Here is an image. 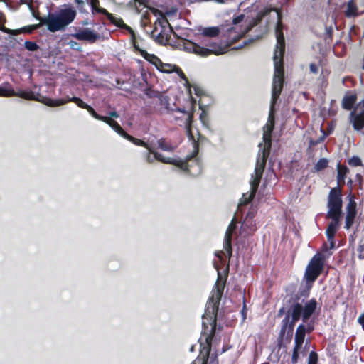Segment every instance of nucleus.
<instances>
[{
	"label": "nucleus",
	"mask_w": 364,
	"mask_h": 364,
	"mask_svg": "<svg viewBox=\"0 0 364 364\" xmlns=\"http://www.w3.org/2000/svg\"><path fill=\"white\" fill-rule=\"evenodd\" d=\"M272 11L277 13V21L275 28L277 45L274 53V73L272 86V107L276 104L282 91L284 82V55L285 52V38L283 33L284 24L282 23V13L281 10L276 8H265L259 11L257 15V20L269 15Z\"/></svg>",
	"instance_id": "f257e3e1"
},
{
	"label": "nucleus",
	"mask_w": 364,
	"mask_h": 364,
	"mask_svg": "<svg viewBox=\"0 0 364 364\" xmlns=\"http://www.w3.org/2000/svg\"><path fill=\"white\" fill-rule=\"evenodd\" d=\"M300 296L295 294L289 300L290 306L281 322V328L279 333L278 341L280 344L283 340L290 343L293 337V332L296 323L300 319L307 322L315 313L318 303L316 299L312 298L303 305L299 301Z\"/></svg>",
	"instance_id": "f03ea898"
},
{
	"label": "nucleus",
	"mask_w": 364,
	"mask_h": 364,
	"mask_svg": "<svg viewBox=\"0 0 364 364\" xmlns=\"http://www.w3.org/2000/svg\"><path fill=\"white\" fill-rule=\"evenodd\" d=\"M244 15L241 14L232 19V24L235 26H230L226 30V34L228 41L225 43L220 42L218 43L211 41H208L205 43L206 47H203L198 44L186 40L183 43L184 50L188 53H195L201 57H207L212 54L219 55L225 53L230 47H231L235 42L240 39L243 33H239L237 30V24L242 21Z\"/></svg>",
	"instance_id": "7ed1b4c3"
},
{
	"label": "nucleus",
	"mask_w": 364,
	"mask_h": 364,
	"mask_svg": "<svg viewBox=\"0 0 364 364\" xmlns=\"http://www.w3.org/2000/svg\"><path fill=\"white\" fill-rule=\"evenodd\" d=\"M194 144L195 150L193 151V154L190 156H186V158L184 160L180 159H176L170 157H164L162 154L156 151L152 146H151L147 149L149 152L146 154V161L149 164H153L155 161H158L163 164H172L190 175H194V173H192L191 170V168L193 166V164L198 166V170L200 169V163L196 158L198 151V144L196 141H194Z\"/></svg>",
	"instance_id": "20e7f679"
},
{
	"label": "nucleus",
	"mask_w": 364,
	"mask_h": 364,
	"mask_svg": "<svg viewBox=\"0 0 364 364\" xmlns=\"http://www.w3.org/2000/svg\"><path fill=\"white\" fill-rule=\"evenodd\" d=\"M77 15L76 11L73 8L60 9L56 14H50L48 17L41 20V23L47 26L50 32H56L64 29L70 24Z\"/></svg>",
	"instance_id": "39448f33"
},
{
	"label": "nucleus",
	"mask_w": 364,
	"mask_h": 364,
	"mask_svg": "<svg viewBox=\"0 0 364 364\" xmlns=\"http://www.w3.org/2000/svg\"><path fill=\"white\" fill-rule=\"evenodd\" d=\"M324 262L325 256L323 254L318 253L312 257L305 271L306 285L305 289L299 292L300 296L305 297L309 296L314 282L323 269Z\"/></svg>",
	"instance_id": "423d86ee"
},
{
	"label": "nucleus",
	"mask_w": 364,
	"mask_h": 364,
	"mask_svg": "<svg viewBox=\"0 0 364 364\" xmlns=\"http://www.w3.org/2000/svg\"><path fill=\"white\" fill-rule=\"evenodd\" d=\"M334 198H331L329 203H327L328 211L326 215V219H331L328 223L326 235L327 239L335 238L336 234L341 226V219L343 216V207L341 203Z\"/></svg>",
	"instance_id": "0eeeda50"
},
{
	"label": "nucleus",
	"mask_w": 364,
	"mask_h": 364,
	"mask_svg": "<svg viewBox=\"0 0 364 364\" xmlns=\"http://www.w3.org/2000/svg\"><path fill=\"white\" fill-rule=\"evenodd\" d=\"M219 303L220 302L216 301V299H214V296H210L208 299V301L205 306V313L203 316V320L207 319L208 321H211L210 333L209 334H207L205 338V343L209 350L210 349L212 341L216 331V317L218 311Z\"/></svg>",
	"instance_id": "6e6552de"
},
{
	"label": "nucleus",
	"mask_w": 364,
	"mask_h": 364,
	"mask_svg": "<svg viewBox=\"0 0 364 364\" xmlns=\"http://www.w3.org/2000/svg\"><path fill=\"white\" fill-rule=\"evenodd\" d=\"M14 96L19 97L27 100H36L48 107H58L63 103V102L54 100V99L42 96L39 93H35L31 90H21L16 92Z\"/></svg>",
	"instance_id": "1a4fd4ad"
},
{
	"label": "nucleus",
	"mask_w": 364,
	"mask_h": 364,
	"mask_svg": "<svg viewBox=\"0 0 364 364\" xmlns=\"http://www.w3.org/2000/svg\"><path fill=\"white\" fill-rule=\"evenodd\" d=\"M348 198V203L346 207V214L344 225V228L346 230H349L353 226L358 213L355 196L353 193H350Z\"/></svg>",
	"instance_id": "9d476101"
},
{
	"label": "nucleus",
	"mask_w": 364,
	"mask_h": 364,
	"mask_svg": "<svg viewBox=\"0 0 364 364\" xmlns=\"http://www.w3.org/2000/svg\"><path fill=\"white\" fill-rule=\"evenodd\" d=\"M168 24H169L167 22ZM160 31L157 33L158 28L155 24V26L151 31V36L154 38L155 41L160 45H167L169 42L171 38V33L173 31L172 28L168 25V26L162 25L161 23H159Z\"/></svg>",
	"instance_id": "9b49d317"
},
{
	"label": "nucleus",
	"mask_w": 364,
	"mask_h": 364,
	"mask_svg": "<svg viewBox=\"0 0 364 364\" xmlns=\"http://www.w3.org/2000/svg\"><path fill=\"white\" fill-rule=\"evenodd\" d=\"M72 36L78 41H86L90 43H93L100 38V35L90 28L80 29Z\"/></svg>",
	"instance_id": "f8f14e48"
},
{
	"label": "nucleus",
	"mask_w": 364,
	"mask_h": 364,
	"mask_svg": "<svg viewBox=\"0 0 364 364\" xmlns=\"http://www.w3.org/2000/svg\"><path fill=\"white\" fill-rule=\"evenodd\" d=\"M226 271L224 278H223L220 272H218V279L213 289V294L211 296H214V299H215L218 302L220 301L223 294L225 285L228 276V267Z\"/></svg>",
	"instance_id": "ddd939ff"
},
{
	"label": "nucleus",
	"mask_w": 364,
	"mask_h": 364,
	"mask_svg": "<svg viewBox=\"0 0 364 364\" xmlns=\"http://www.w3.org/2000/svg\"><path fill=\"white\" fill-rule=\"evenodd\" d=\"M105 16L113 25H114L115 26H117L121 29L126 30L127 31H128L129 33V34L131 35V40L132 41V45L134 44V42L136 41L134 31L129 26L127 25L124 22V20L122 18H120V17L117 18V17L114 16L113 14L109 12H108L105 15Z\"/></svg>",
	"instance_id": "4468645a"
},
{
	"label": "nucleus",
	"mask_w": 364,
	"mask_h": 364,
	"mask_svg": "<svg viewBox=\"0 0 364 364\" xmlns=\"http://www.w3.org/2000/svg\"><path fill=\"white\" fill-rule=\"evenodd\" d=\"M357 108L358 106L350 112L349 120L355 130L360 131L364 128V110L357 112Z\"/></svg>",
	"instance_id": "2eb2a0df"
},
{
	"label": "nucleus",
	"mask_w": 364,
	"mask_h": 364,
	"mask_svg": "<svg viewBox=\"0 0 364 364\" xmlns=\"http://www.w3.org/2000/svg\"><path fill=\"white\" fill-rule=\"evenodd\" d=\"M337 184L336 187H333L330 190V192L327 198V203H329L331 198L337 200L336 201L340 202L341 207H343L342 200V188L346 183V179L344 178H336Z\"/></svg>",
	"instance_id": "dca6fc26"
},
{
	"label": "nucleus",
	"mask_w": 364,
	"mask_h": 364,
	"mask_svg": "<svg viewBox=\"0 0 364 364\" xmlns=\"http://www.w3.org/2000/svg\"><path fill=\"white\" fill-rule=\"evenodd\" d=\"M235 228V225L232 223L229 225L227 229L225 235L223 247L226 252L227 257L230 259L232 255V232Z\"/></svg>",
	"instance_id": "f3484780"
},
{
	"label": "nucleus",
	"mask_w": 364,
	"mask_h": 364,
	"mask_svg": "<svg viewBox=\"0 0 364 364\" xmlns=\"http://www.w3.org/2000/svg\"><path fill=\"white\" fill-rule=\"evenodd\" d=\"M133 46L146 60L154 65L156 68L161 65V60L158 56L154 54H150L146 50L141 49L136 41L134 42Z\"/></svg>",
	"instance_id": "a211bd4d"
},
{
	"label": "nucleus",
	"mask_w": 364,
	"mask_h": 364,
	"mask_svg": "<svg viewBox=\"0 0 364 364\" xmlns=\"http://www.w3.org/2000/svg\"><path fill=\"white\" fill-rule=\"evenodd\" d=\"M257 230L255 221L251 218H245L240 228V233L245 237L252 235Z\"/></svg>",
	"instance_id": "6ab92c4d"
},
{
	"label": "nucleus",
	"mask_w": 364,
	"mask_h": 364,
	"mask_svg": "<svg viewBox=\"0 0 364 364\" xmlns=\"http://www.w3.org/2000/svg\"><path fill=\"white\" fill-rule=\"evenodd\" d=\"M357 94L348 91L342 100V107L346 110H351L357 101Z\"/></svg>",
	"instance_id": "aec40b11"
},
{
	"label": "nucleus",
	"mask_w": 364,
	"mask_h": 364,
	"mask_svg": "<svg viewBox=\"0 0 364 364\" xmlns=\"http://www.w3.org/2000/svg\"><path fill=\"white\" fill-rule=\"evenodd\" d=\"M38 27L36 25H31L24 26L20 29H10L6 27H4L3 32L6 34L12 36H17L21 33H31Z\"/></svg>",
	"instance_id": "412c9836"
},
{
	"label": "nucleus",
	"mask_w": 364,
	"mask_h": 364,
	"mask_svg": "<svg viewBox=\"0 0 364 364\" xmlns=\"http://www.w3.org/2000/svg\"><path fill=\"white\" fill-rule=\"evenodd\" d=\"M274 129V124L273 123H267L264 127V133H263V141L264 143V146H267L269 147L272 146V134Z\"/></svg>",
	"instance_id": "4be33fe9"
},
{
	"label": "nucleus",
	"mask_w": 364,
	"mask_h": 364,
	"mask_svg": "<svg viewBox=\"0 0 364 364\" xmlns=\"http://www.w3.org/2000/svg\"><path fill=\"white\" fill-rule=\"evenodd\" d=\"M306 336V326L301 323L298 326L294 338V346H301L304 343Z\"/></svg>",
	"instance_id": "5701e85b"
},
{
	"label": "nucleus",
	"mask_w": 364,
	"mask_h": 364,
	"mask_svg": "<svg viewBox=\"0 0 364 364\" xmlns=\"http://www.w3.org/2000/svg\"><path fill=\"white\" fill-rule=\"evenodd\" d=\"M261 178H262V176L255 174L254 178L250 181L251 191H250V195L248 196V199L246 201V203L251 202L253 200V198H255V194L257 191L258 186L259 185Z\"/></svg>",
	"instance_id": "b1692460"
},
{
	"label": "nucleus",
	"mask_w": 364,
	"mask_h": 364,
	"mask_svg": "<svg viewBox=\"0 0 364 364\" xmlns=\"http://www.w3.org/2000/svg\"><path fill=\"white\" fill-rule=\"evenodd\" d=\"M16 92L9 82H4L0 85V97H14Z\"/></svg>",
	"instance_id": "393cba45"
},
{
	"label": "nucleus",
	"mask_w": 364,
	"mask_h": 364,
	"mask_svg": "<svg viewBox=\"0 0 364 364\" xmlns=\"http://www.w3.org/2000/svg\"><path fill=\"white\" fill-rule=\"evenodd\" d=\"M271 147L264 146V147L259 151L257 164L266 165L267 159L270 154Z\"/></svg>",
	"instance_id": "a878e982"
},
{
	"label": "nucleus",
	"mask_w": 364,
	"mask_h": 364,
	"mask_svg": "<svg viewBox=\"0 0 364 364\" xmlns=\"http://www.w3.org/2000/svg\"><path fill=\"white\" fill-rule=\"evenodd\" d=\"M89 4L91 7L92 14H102L105 16L108 13L107 9L100 6L99 0H90Z\"/></svg>",
	"instance_id": "bb28decb"
},
{
	"label": "nucleus",
	"mask_w": 364,
	"mask_h": 364,
	"mask_svg": "<svg viewBox=\"0 0 364 364\" xmlns=\"http://www.w3.org/2000/svg\"><path fill=\"white\" fill-rule=\"evenodd\" d=\"M158 147L162 151H173L176 146L173 145L170 141H168L165 138H161L157 141Z\"/></svg>",
	"instance_id": "cd10ccee"
},
{
	"label": "nucleus",
	"mask_w": 364,
	"mask_h": 364,
	"mask_svg": "<svg viewBox=\"0 0 364 364\" xmlns=\"http://www.w3.org/2000/svg\"><path fill=\"white\" fill-rule=\"evenodd\" d=\"M54 100H60V102H63V103L61 105H65L68 102H72L75 103L79 107L82 109H86V107L88 106L87 103H85L82 99L77 97H68V99H54Z\"/></svg>",
	"instance_id": "c85d7f7f"
},
{
	"label": "nucleus",
	"mask_w": 364,
	"mask_h": 364,
	"mask_svg": "<svg viewBox=\"0 0 364 364\" xmlns=\"http://www.w3.org/2000/svg\"><path fill=\"white\" fill-rule=\"evenodd\" d=\"M345 15L347 17H354L358 15V7L353 0H350L347 3V9L345 11Z\"/></svg>",
	"instance_id": "c756f323"
},
{
	"label": "nucleus",
	"mask_w": 364,
	"mask_h": 364,
	"mask_svg": "<svg viewBox=\"0 0 364 364\" xmlns=\"http://www.w3.org/2000/svg\"><path fill=\"white\" fill-rule=\"evenodd\" d=\"M124 139H126L127 140H128L129 141L133 143L134 144H135L136 146L144 147L146 149L151 146V145L149 144L148 143L144 141L143 140L135 138L129 134H126V136H124Z\"/></svg>",
	"instance_id": "7c9ffc66"
},
{
	"label": "nucleus",
	"mask_w": 364,
	"mask_h": 364,
	"mask_svg": "<svg viewBox=\"0 0 364 364\" xmlns=\"http://www.w3.org/2000/svg\"><path fill=\"white\" fill-rule=\"evenodd\" d=\"M349 168L345 166L341 165L340 163L337 164V177L336 178H344L346 179L347 175L349 173Z\"/></svg>",
	"instance_id": "2f4dec72"
},
{
	"label": "nucleus",
	"mask_w": 364,
	"mask_h": 364,
	"mask_svg": "<svg viewBox=\"0 0 364 364\" xmlns=\"http://www.w3.org/2000/svg\"><path fill=\"white\" fill-rule=\"evenodd\" d=\"M220 30L218 27H208L205 28L203 31V36L205 37H216L219 35Z\"/></svg>",
	"instance_id": "473e14b6"
},
{
	"label": "nucleus",
	"mask_w": 364,
	"mask_h": 364,
	"mask_svg": "<svg viewBox=\"0 0 364 364\" xmlns=\"http://www.w3.org/2000/svg\"><path fill=\"white\" fill-rule=\"evenodd\" d=\"M175 67V65L165 63L161 61V65L156 69L161 73H171L173 72Z\"/></svg>",
	"instance_id": "72a5a7b5"
},
{
	"label": "nucleus",
	"mask_w": 364,
	"mask_h": 364,
	"mask_svg": "<svg viewBox=\"0 0 364 364\" xmlns=\"http://www.w3.org/2000/svg\"><path fill=\"white\" fill-rule=\"evenodd\" d=\"M144 93L149 98H158L161 101L162 100V95L159 91L154 90L151 87L145 89Z\"/></svg>",
	"instance_id": "f704fd0d"
},
{
	"label": "nucleus",
	"mask_w": 364,
	"mask_h": 364,
	"mask_svg": "<svg viewBox=\"0 0 364 364\" xmlns=\"http://www.w3.org/2000/svg\"><path fill=\"white\" fill-rule=\"evenodd\" d=\"M328 164V161L326 158H321L315 164L314 169L316 171H320L324 170L326 168H327Z\"/></svg>",
	"instance_id": "c9c22d12"
},
{
	"label": "nucleus",
	"mask_w": 364,
	"mask_h": 364,
	"mask_svg": "<svg viewBox=\"0 0 364 364\" xmlns=\"http://www.w3.org/2000/svg\"><path fill=\"white\" fill-rule=\"evenodd\" d=\"M301 348V346H294V347L293 348V351H292L291 359L292 364H296L298 363L299 358V351H300Z\"/></svg>",
	"instance_id": "e433bc0d"
},
{
	"label": "nucleus",
	"mask_w": 364,
	"mask_h": 364,
	"mask_svg": "<svg viewBox=\"0 0 364 364\" xmlns=\"http://www.w3.org/2000/svg\"><path fill=\"white\" fill-rule=\"evenodd\" d=\"M348 164L349 166L353 167L362 166L363 163L360 157L357 156H353L350 159L348 160Z\"/></svg>",
	"instance_id": "4c0bfd02"
},
{
	"label": "nucleus",
	"mask_w": 364,
	"mask_h": 364,
	"mask_svg": "<svg viewBox=\"0 0 364 364\" xmlns=\"http://www.w3.org/2000/svg\"><path fill=\"white\" fill-rule=\"evenodd\" d=\"M318 355L316 351H311L309 355L307 364H318Z\"/></svg>",
	"instance_id": "58836bf2"
},
{
	"label": "nucleus",
	"mask_w": 364,
	"mask_h": 364,
	"mask_svg": "<svg viewBox=\"0 0 364 364\" xmlns=\"http://www.w3.org/2000/svg\"><path fill=\"white\" fill-rule=\"evenodd\" d=\"M25 48L29 51H36L39 48V46L36 42L26 41L24 43Z\"/></svg>",
	"instance_id": "ea45409f"
},
{
	"label": "nucleus",
	"mask_w": 364,
	"mask_h": 364,
	"mask_svg": "<svg viewBox=\"0 0 364 364\" xmlns=\"http://www.w3.org/2000/svg\"><path fill=\"white\" fill-rule=\"evenodd\" d=\"M117 134H119L120 136L124 138L126 134H127L122 127L119 124V123L117 122L116 124H114L112 127Z\"/></svg>",
	"instance_id": "a19ab883"
},
{
	"label": "nucleus",
	"mask_w": 364,
	"mask_h": 364,
	"mask_svg": "<svg viewBox=\"0 0 364 364\" xmlns=\"http://www.w3.org/2000/svg\"><path fill=\"white\" fill-rule=\"evenodd\" d=\"M357 252H358V257L360 260L364 259V244H359L357 247Z\"/></svg>",
	"instance_id": "79ce46f5"
},
{
	"label": "nucleus",
	"mask_w": 364,
	"mask_h": 364,
	"mask_svg": "<svg viewBox=\"0 0 364 364\" xmlns=\"http://www.w3.org/2000/svg\"><path fill=\"white\" fill-rule=\"evenodd\" d=\"M265 166L266 165L256 164V166L255 168V175L262 176Z\"/></svg>",
	"instance_id": "37998d69"
},
{
	"label": "nucleus",
	"mask_w": 364,
	"mask_h": 364,
	"mask_svg": "<svg viewBox=\"0 0 364 364\" xmlns=\"http://www.w3.org/2000/svg\"><path fill=\"white\" fill-rule=\"evenodd\" d=\"M173 72H176L180 78L188 82V79H187L186 75L184 74L183 70L178 66L176 65Z\"/></svg>",
	"instance_id": "c03bdc74"
},
{
	"label": "nucleus",
	"mask_w": 364,
	"mask_h": 364,
	"mask_svg": "<svg viewBox=\"0 0 364 364\" xmlns=\"http://www.w3.org/2000/svg\"><path fill=\"white\" fill-rule=\"evenodd\" d=\"M210 349H208V353L205 357H204L203 359L197 358L196 360H194L191 364H207L208 361V353L210 352Z\"/></svg>",
	"instance_id": "a18cd8bd"
},
{
	"label": "nucleus",
	"mask_w": 364,
	"mask_h": 364,
	"mask_svg": "<svg viewBox=\"0 0 364 364\" xmlns=\"http://www.w3.org/2000/svg\"><path fill=\"white\" fill-rule=\"evenodd\" d=\"M87 112L96 119L98 120L100 118V114L96 112V111L90 105H88L86 109Z\"/></svg>",
	"instance_id": "49530a36"
},
{
	"label": "nucleus",
	"mask_w": 364,
	"mask_h": 364,
	"mask_svg": "<svg viewBox=\"0 0 364 364\" xmlns=\"http://www.w3.org/2000/svg\"><path fill=\"white\" fill-rule=\"evenodd\" d=\"M324 139H325V136H323L316 140L311 139L309 141V147L314 146L318 144L319 143L323 142Z\"/></svg>",
	"instance_id": "de8ad7c7"
},
{
	"label": "nucleus",
	"mask_w": 364,
	"mask_h": 364,
	"mask_svg": "<svg viewBox=\"0 0 364 364\" xmlns=\"http://www.w3.org/2000/svg\"><path fill=\"white\" fill-rule=\"evenodd\" d=\"M6 22V18L4 15L0 12V30L3 32V28L4 26V23Z\"/></svg>",
	"instance_id": "09e8293b"
},
{
	"label": "nucleus",
	"mask_w": 364,
	"mask_h": 364,
	"mask_svg": "<svg viewBox=\"0 0 364 364\" xmlns=\"http://www.w3.org/2000/svg\"><path fill=\"white\" fill-rule=\"evenodd\" d=\"M314 322L311 321L306 326V333H311L314 331Z\"/></svg>",
	"instance_id": "8fccbe9b"
},
{
	"label": "nucleus",
	"mask_w": 364,
	"mask_h": 364,
	"mask_svg": "<svg viewBox=\"0 0 364 364\" xmlns=\"http://www.w3.org/2000/svg\"><path fill=\"white\" fill-rule=\"evenodd\" d=\"M309 68H310V71L313 73L316 74L318 72V68L317 65L314 63L310 64Z\"/></svg>",
	"instance_id": "3c124183"
},
{
	"label": "nucleus",
	"mask_w": 364,
	"mask_h": 364,
	"mask_svg": "<svg viewBox=\"0 0 364 364\" xmlns=\"http://www.w3.org/2000/svg\"><path fill=\"white\" fill-rule=\"evenodd\" d=\"M135 3H138L139 6L148 7L149 0H134Z\"/></svg>",
	"instance_id": "603ef678"
},
{
	"label": "nucleus",
	"mask_w": 364,
	"mask_h": 364,
	"mask_svg": "<svg viewBox=\"0 0 364 364\" xmlns=\"http://www.w3.org/2000/svg\"><path fill=\"white\" fill-rule=\"evenodd\" d=\"M111 119L112 118L110 117H104V116L100 115L98 120L102 121L108 124L110 122Z\"/></svg>",
	"instance_id": "864d4df0"
},
{
	"label": "nucleus",
	"mask_w": 364,
	"mask_h": 364,
	"mask_svg": "<svg viewBox=\"0 0 364 364\" xmlns=\"http://www.w3.org/2000/svg\"><path fill=\"white\" fill-rule=\"evenodd\" d=\"M241 314L242 315L243 321L246 318L247 316V309H246V304L244 302L242 309L241 311Z\"/></svg>",
	"instance_id": "5fc2aeb1"
},
{
	"label": "nucleus",
	"mask_w": 364,
	"mask_h": 364,
	"mask_svg": "<svg viewBox=\"0 0 364 364\" xmlns=\"http://www.w3.org/2000/svg\"><path fill=\"white\" fill-rule=\"evenodd\" d=\"M285 313H286L285 308L284 306H282L279 309L277 316V317H282Z\"/></svg>",
	"instance_id": "6e6d98bb"
},
{
	"label": "nucleus",
	"mask_w": 364,
	"mask_h": 364,
	"mask_svg": "<svg viewBox=\"0 0 364 364\" xmlns=\"http://www.w3.org/2000/svg\"><path fill=\"white\" fill-rule=\"evenodd\" d=\"M358 321L364 328V313L358 317Z\"/></svg>",
	"instance_id": "4d7b16f0"
},
{
	"label": "nucleus",
	"mask_w": 364,
	"mask_h": 364,
	"mask_svg": "<svg viewBox=\"0 0 364 364\" xmlns=\"http://www.w3.org/2000/svg\"><path fill=\"white\" fill-rule=\"evenodd\" d=\"M255 217V212L254 210H249L248 213H247L246 216L245 218H251L252 220H253Z\"/></svg>",
	"instance_id": "13d9d810"
},
{
	"label": "nucleus",
	"mask_w": 364,
	"mask_h": 364,
	"mask_svg": "<svg viewBox=\"0 0 364 364\" xmlns=\"http://www.w3.org/2000/svg\"><path fill=\"white\" fill-rule=\"evenodd\" d=\"M328 241L329 242V244H330V248L331 249H333L335 247V245H336V241H335V238H333L332 240H330V239H327Z\"/></svg>",
	"instance_id": "bf43d9fd"
},
{
	"label": "nucleus",
	"mask_w": 364,
	"mask_h": 364,
	"mask_svg": "<svg viewBox=\"0 0 364 364\" xmlns=\"http://www.w3.org/2000/svg\"><path fill=\"white\" fill-rule=\"evenodd\" d=\"M109 117L114 118H118L119 117V114L116 111H112L109 113Z\"/></svg>",
	"instance_id": "052dcab7"
},
{
	"label": "nucleus",
	"mask_w": 364,
	"mask_h": 364,
	"mask_svg": "<svg viewBox=\"0 0 364 364\" xmlns=\"http://www.w3.org/2000/svg\"><path fill=\"white\" fill-rule=\"evenodd\" d=\"M267 123H273L274 124V117L272 113H270L268 117Z\"/></svg>",
	"instance_id": "680f3d73"
},
{
	"label": "nucleus",
	"mask_w": 364,
	"mask_h": 364,
	"mask_svg": "<svg viewBox=\"0 0 364 364\" xmlns=\"http://www.w3.org/2000/svg\"><path fill=\"white\" fill-rule=\"evenodd\" d=\"M20 2L28 5L30 7L32 6V0H20Z\"/></svg>",
	"instance_id": "e2e57ef3"
},
{
	"label": "nucleus",
	"mask_w": 364,
	"mask_h": 364,
	"mask_svg": "<svg viewBox=\"0 0 364 364\" xmlns=\"http://www.w3.org/2000/svg\"><path fill=\"white\" fill-rule=\"evenodd\" d=\"M248 199V196L246 197V194H243L242 196V203L246 205V204H248L250 202H247L246 201Z\"/></svg>",
	"instance_id": "0e129e2a"
},
{
	"label": "nucleus",
	"mask_w": 364,
	"mask_h": 364,
	"mask_svg": "<svg viewBox=\"0 0 364 364\" xmlns=\"http://www.w3.org/2000/svg\"><path fill=\"white\" fill-rule=\"evenodd\" d=\"M75 2L78 5V6H83L84 5V1L83 0H75Z\"/></svg>",
	"instance_id": "69168bd1"
},
{
	"label": "nucleus",
	"mask_w": 364,
	"mask_h": 364,
	"mask_svg": "<svg viewBox=\"0 0 364 364\" xmlns=\"http://www.w3.org/2000/svg\"><path fill=\"white\" fill-rule=\"evenodd\" d=\"M116 121L114 120L113 119H111L110 120V122L108 124L111 127H112V126H114V124H116Z\"/></svg>",
	"instance_id": "338daca9"
},
{
	"label": "nucleus",
	"mask_w": 364,
	"mask_h": 364,
	"mask_svg": "<svg viewBox=\"0 0 364 364\" xmlns=\"http://www.w3.org/2000/svg\"><path fill=\"white\" fill-rule=\"evenodd\" d=\"M327 250H328L327 245H326V243H324V244L323 245V247H322V250H323V251H327Z\"/></svg>",
	"instance_id": "774afa93"
}]
</instances>
